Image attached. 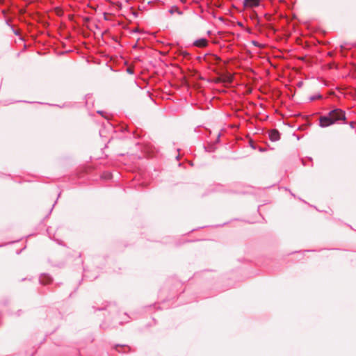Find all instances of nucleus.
I'll return each mask as SVG.
<instances>
[{
  "label": "nucleus",
  "instance_id": "nucleus-7",
  "mask_svg": "<svg viewBox=\"0 0 356 356\" xmlns=\"http://www.w3.org/2000/svg\"><path fill=\"white\" fill-rule=\"evenodd\" d=\"M256 13H254V15H252V17H254V16H256Z\"/></svg>",
  "mask_w": 356,
  "mask_h": 356
},
{
  "label": "nucleus",
  "instance_id": "nucleus-1",
  "mask_svg": "<svg viewBox=\"0 0 356 356\" xmlns=\"http://www.w3.org/2000/svg\"><path fill=\"white\" fill-rule=\"evenodd\" d=\"M339 120H346L345 112L336 108L329 112L327 115L321 116L319 119L320 126L326 127L330 126Z\"/></svg>",
  "mask_w": 356,
  "mask_h": 356
},
{
  "label": "nucleus",
  "instance_id": "nucleus-5",
  "mask_svg": "<svg viewBox=\"0 0 356 356\" xmlns=\"http://www.w3.org/2000/svg\"><path fill=\"white\" fill-rule=\"evenodd\" d=\"M208 44V42L206 39L202 38L196 40L194 42V45L198 47H204Z\"/></svg>",
  "mask_w": 356,
  "mask_h": 356
},
{
  "label": "nucleus",
  "instance_id": "nucleus-2",
  "mask_svg": "<svg viewBox=\"0 0 356 356\" xmlns=\"http://www.w3.org/2000/svg\"><path fill=\"white\" fill-rule=\"evenodd\" d=\"M260 0H244L243 6L245 8H253L259 5Z\"/></svg>",
  "mask_w": 356,
  "mask_h": 356
},
{
  "label": "nucleus",
  "instance_id": "nucleus-4",
  "mask_svg": "<svg viewBox=\"0 0 356 356\" xmlns=\"http://www.w3.org/2000/svg\"><path fill=\"white\" fill-rule=\"evenodd\" d=\"M204 59L210 63H217L220 60L219 57L215 55H208Z\"/></svg>",
  "mask_w": 356,
  "mask_h": 356
},
{
  "label": "nucleus",
  "instance_id": "nucleus-3",
  "mask_svg": "<svg viewBox=\"0 0 356 356\" xmlns=\"http://www.w3.org/2000/svg\"><path fill=\"white\" fill-rule=\"evenodd\" d=\"M269 138L273 142L277 141L280 138V134L277 129H273L269 133Z\"/></svg>",
  "mask_w": 356,
  "mask_h": 356
},
{
  "label": "nucleus",
  "instance_id": "nucleus-6",
  "mask_svg": "<svg viewBox=\"0 0 356 356\" xmlns=\"http://www.w3.org/2000/svg\"><path fill=\"white\" fill-rule=\"evenodd\" d=\"M170 13L173 15L174 13H177L179 15H181V12L179 10V8L177 7V6H172L170 10Z\"/></svg>",
  "mask_w": 356,
  "mask_h": 356
},
{
  "label": "nucleus",
  "instance_id": "nucleus-8",
  "mask_svg": "<svg viewBox=\"0 0 356 356\" xmlns=\"http://www.w3.org/2000/svg\"><path fill=\"white\" fill-rule=\"evenodd\" d=\"M256 13H254V15H252V17H254V16H256Z\"/></svg>",
  "mask_w": 356,
  "mask_h": 356
}]
</instances>
